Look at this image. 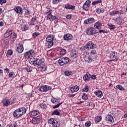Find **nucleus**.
Here are the masks:
<instances>
[{"label":"nucleus","mask_w":127,"mask_h":127,"mask_svg":"<svg viewBox=\"0 0 127 127\" xmlns=\"http://www.w3.org/2000/svg\"><path fill=\"white\" fill-rule=\"evenodd\" d=\"M102 23L101 22H97L95 23L94 26H95L96 28L97 29H100L101 28V26H102Z\"/></svg>","instance_id":"nucleus-25"},{"label":"nucleus","mask_w":127,"mask_h":127,"mask_svg":"<svg viewBox=\"0 0 127 127\" xmlns=\"http://www.w3.org/2000/svg\"><path fill=\"white\" fill-rule=\"evenodd\" d=\"M48 124L52 125L53 127H58L60 126V123L54 118L50 119L48 121Z\"/></svg>","instance_id":"nucleus-4"},{"label":"nucleus","mask_w":127,"mask_h":127,"mask_svg":"<svg viewBox=\"0 0 127 127\" xmlns=\"http://www.w3.org/2000/svg\"><path fill=\"white\" fill-rule=\"evenodd\" d=\"M24 9H26V10L25 11V15H28V14H29V10H28V9H26V7H24Z\"/></svg>","instance_id":"nucleus-52"},{"label":"nucleus","mask_w":127,"mask_h":127,"mask_svg":"<svg viewBox=\"0 0 127 127\" xmlns=\"http://www.w3.org/2000/svg\"><path fill=\"white\" fill-rule=\"evenodd\" d=\"M64 74L65 76H70L72 74V72L69 70H66L64 71Z\"/></svg>","instance_id":"nucleus-42"},{"label":"nucleus","mask_w":127,"mask_h":127,"mask_svg":"<svg viewBox=\"0 0 127 127\" xmlns=\"http://www.w3.org/2000/svg\"><path fill=\"white\" fill-rule=\"evenodd\" d=\"M66 18L67 19H71V18H72V15L71 14L67 15Z\"/></svg>","instance_id":"nucleus-62"},{"label":"nucleus","mask_w":127,"mask_h":127,"mask_svg":"<svg viewBox=\"0 0 127 127\" xmlns=\"http://www.w3.org/2000/svg\"><path fill=\"white\" fill-rule=\"evenodd\" d=\"M38 114H39V112H38L37 110H34L31 112V116H37Z\"/></svg>","instance_id":"nucleus-35"},{"label":"nucleus","mask_w":127,"mask_h":127,"mask_svg":"<svg viewBox=\"0 0 127 127\" xmlns=\"http://www.w3.org/2000/svg\"><path fill=\"white\" fill-rule=\"evenodd\" d=\"M73 38V35L70 33H67L64 35V39L65 41H69V40H72Z\"/></svg>","instance_id":"nucleus-9"},{"label":"nucleus","mask_w":127,"mask_h":127,"mask_svg":"<svg viewBox=\"0 0 127 127\" xmlns=\"http://www.w3.org/2000/svg\"><path fill=\"white\" fill-rule=\"evenodd\" d=\"M40 108H41L42 109H45V104L42 103L40 104Z\"/></svg>","instance_id":"nucleus-57"},{"label":"nucleus","mask_w":127,"mask_h":127,"mask_svg":"<svg viewBox=\"0 0 127 127\" xmlns=\"http://www.w3.org/2000/svg\"><path fill=\"white\" fill-rule=\"evenodd\" d=\"M115 20L116 21L117 24H118L119 25H121V24L123 23V19L121 18H116V19H115Z\"/></svg>","instance_id":"nucleus-28"},{"label":"nucleus","mask_w":127,"mask_h":127,"mask_svg":"<svg viewBox=\"0 0 127 127\" xmlns=\"http://www.w3.org/2000/svg\"><path fill=\"white\" fill-rule=\"evenodd\" d=\"M61 54L64 55V54H66V50L63 49L60 51Z\"/></svg>","instance_id":"nucleus-48"},{"label":"nucleus","mask_w":127,"mask_h":127,"mask_svg":"<svg viewBox=\"0 0 127 127\" xmlns=\"http://www.w3.org/2000/svg\"><path fill=\"white\" fill-rule=\"evenodd\" d=\"M17 51L19 53H22L23 52V45L19 44L17 48Z\"/></svg>","instance_id":"nucleus-19"},{"label":"nucleus","mask_w":127,"mask_h":127,"mask_svg":"<svg viewBox=\"0 0 127 127\" xmlns=\"http://www.w3.org/2000/svg\"><path fill=\"white\" fill-rule=\"evenodd\" d=\"M63 0H53L52 2L53 4H57V3H59V2H60L62 1Z\"/></svg>","instance_id":"nucleus-43"},{"label":"nucleus","mask_w":127,"mask_h":127,"mask_svg":"<svg viewBox=\"0 0 127 127\" xmlns=\"http://www.w3.org/2000/svg\"><path fill=\"white\" fill-rule=\"evenodd\" d=\"M9 42V41L8 39H6L4 40V43L6 45H7Z\"/></svg>","instance_id":"nucleus-60"},{"label":"nucleus","mask_w":127,"mask_h":127,"mask_svg":"<svg viewBox=\"0 0 127 127\" xmlns=\"http://www.w3.org/2000/svg\"><path fill=\"white\" fill-rule=\"evenodd\" d=\"M95 21V19L93 17H90L87 20H84V23L85 24H90V23H93Z\"/></svg>","instance_id":"nucleus-14"},{"label":"nucleus","mask_w":127,"mask_h":127,"mask_svg":"<svg viewBox=\"0 0 127 127\" xmlns=\"http://www.w3.org/2000/svg\"><path fill=\"white\" fill-rule=\"evenodd\" d=\"M86 33H87L88 35H94V34H96L97 32H96V30L94 28L91 27L86 29Z\"/></svg>","instance_id":"nucleus-6"},{"label":"nucleus","mask_w":127,"mask_h":127,"mask_svg":"<svg viewBox=\"0 0 127 127\" xmlns=\"http://www.w3.org/2000/svg\"><path fill=\"white\" fill-rule=\"evenodd\" d=\"M9 77H16V75H15V74L13 72H11L9 73Z\"/></svg>","instance_id":"nucleus-46"},{"label":"nucleus","mask_w":127,"mask_h":127,"mask_svg":"<svg viewBox=\"0 0 127 127\" xmlns=\"http://www.w3.org/2000/svg\"><path fill=\"white\" fill-rule=\"evenodd\" d=\"M97 54V51L96 50H92L90 52V54H92V55H95Z\"/></svg>","instance_id":"nucleus-55"},{"label":"nucleus","mask_w":127,"mask_h":127,"mask_svg":"<svg viewBox=\"0 0 127 127\" xmlns=\"http://www.w3.org/2000/svg\"><path fill=\"white\" fill-rule=\"evenodd\" d=\"M53 40H54V36L53 35H49L46 38V41L48 42V48L52 47L54 45Z\"/></svg>","instance_id":"nucleus-2"},{"label":"nucleus","mask_w":127,"mask_h":127,"mask_svg":"<svg viewBox=\"0 0 127 127\" xmlns=\"http://www.w3.org/2000/svg\"><path fill=\"white\" fill-rule=\"evenodd\" d=\"M116 88L119 89V90H120V91H125V88L120 84L117 85Z\"/></svg>","instance_id":"nucleus-36"},{"label":"nucleus","mask_w":127,"mask_h":127,"mask_svg":"<svg viewBox=\"0 0 127 127\" xmlns=\"http://www.w3.org/2000/svg\"><path fill=\"white\" fill-rule=\"evenodd\" d=\"M46 69H47V66L45 65H42L40 67V70L41 72H45V71H46Z\"/></svg>","instance_id":"nucleus-34"},{"label":"nucleus","mask_w":127,"mask_h":127,"mask_svg":"<svg viewBox=\"0 0 127 127\" xmlns=\"http://www.w3.org/2000/svg\"><path fill=\"white\" fill-rule=\"evenodd\" d=\"M117 14H120V15H121V14H124V11L120 10L119 11H112L111 12H110V15H111L112 16H114Z\"/></svg>","instance_id":"nucleus-10"},{"label":"nucleus","mask_w":127,"mask_h":127,"mask_svg":"<svg viewBox=\"0 0 127 127\" xmlns=\"http://www.w3.org/2000/svg\"><path fill=\"white\" fill-rule=\"evenodd\" d=\"M106 121V122H108L110 124H113V123L115 122L114 120V117L110 115H107Z\"/></svg>","instance_id":"nucleus-11"},{"label":"nucleus","mask_w":127,"mask_h":127,"mask_svg":"<svg viewBox=\"0 0 127 127\" xmlns=\"http://www.w3.org/2000/svg\"><path fill=\"white\" fill-rule=\"evenodd\" d=\"M108 33V31L107 30H100L99 31V33Z\"/></svg>","instance_id":"nucleus-53"},{"label":"nucleus","mask_w":127,"mask_h":127,"mask_svg":"<svg viewBox=\"0 0 127 127\" xmlns=\"http://www.w3.org/2000/svg\"><path fill=\"white\" fill-rule=\"evenodd\" d=\"M96 11L97 13H98V14H100V13H103V12H104L105 9H104L103 8H97L96 9Z\"/></svg>","instance_id":"nucleus-30"},{"label":"nucleus","mask_w":127,"mask_h":127,"mask_svg":"<svg viewBox=\"0 0 127 127\" xmlns=\"http://www.w3.org/2000/svg\"><path fill=\"white\" fill-rule=\"evenodd\" d=\"M14 9L16 13H19V14H20L21 15L23 13L22 8H21L20 6H18L16 7H15Z\"/></svg>","instance_id":"nucleus-13"},{"label":"nucleus","mask_w":127,"mask_h":127,"mask_svg":"<svg viewBox=\"0 0 127 127\" xmlns=\"http://www.w3.org/2000/svg\"><path fill=\"white\" fill-rule=\"evenodd\" d=\"M52 89L51 86L48 85L43 86L39 88L40 92H47V91H50Z\"/></svg>","instance_id":"nucleus-8"},{"label":"nucleus","mask_w":127,"mask_h":127,"mask_svg":"<svg viewBox=\"0 0 127 127\" xmlns=\"http://www.w3.org/2000/svg\"><path fill=\"white\" fill-rule=\"evenodd\" d=\"M112 61H114L116 62V61H118V59H115L114 60H109L107 61V62H112Z\"/></svg>","instance_id":"nucleus-63"},{"label":"nucleus","mask_w":127,"mask_h":127,"mask_svg":"<svg viewBox=\"0 0 127 127\" xmlns=\"http://www.w3.org/2000/svg\"><path fill=\"white\" fill-rule=\"evenodd\" d=\"M35 60L36 59L35 58H34V57H33V56L30 57L29 60L30 64H31V65H34Z\"/></svg>","instance_id":"nucleus-27"},{"label":"nucleus","mask_w":127,"mask_h":127,"mask_svg":"<svg viewBox=\"0 0 127 127\" xmlns=\"http://www.w3.org/2000/svg\"><path fill=\"white\" fill-rule=\"evenodd\" d=\"M52 116H60V112L58 110H56L52 112Z\"/></svg>","instance_id":"nucleus-26"},{"label":"nucleus","mask_w":127,"mask_h":127,"mask_svg":"<svg viewBox=\"0 0 127 127\" xmlns=\"http://www.w3.org/2000/svg\"><path fill=\"white\" fill-rule=\"evenodd\" d=\"M15 103H16V99L14 98L10 101V105H13V104H15Z\"/></svg>","instance_id":"nucleus-50"},{"label":"nucleus","mask_w":127,"mask_h":127,"mask_svg":"<svg viewBox=\"0 0 127 127\" xmlns=\"http://www.w3.org/2000/svg\"><path fill=\"white\" fill-rule=\"evenodd\" d=\"M34 54V50L33 49L30 50V51L26 52L24 54V57L26 59H29V58L32 57V55Z\"/></svg>","instance_id":"nucleus-5"},{"label":"nucleus","mask_w":127,"mask_h":127,"mask_svg":"<svg viewBox=\"0 0 127 127\" xmlns=\"http://www.w3.org/2000/svg\"><path fill=\"white\" fill-rule=\"evenodd\" d=\"M62 59L63 60V61H64V64L69 63V61H70L68 57L62 58Z\"/></svg>","instance_id":"nucleus-29"},{"label":"nucleus","mask_w":127,"mask_h":127,"mask_svg":"<svg viewBox=\"0 0 127 127\" xmlns=\"http://www.w3.org/2000/svg\"><path fill=\"white\" fill-rule=\"evenodd\" d=\"M90 6H91V1L90 0H87L83 4L82 8L84 10L88 11L89 10V7H90Z\"/></svg>","instance_id":"nucleus-7"},{"label":"nucleus","mask_w":127,"mask_h":127,"mask_svg":"<svg viewBox=\"0 0 127 127\" xmlns=\"http://www.w3.org/2000/svg\"><path fill=\"white\" fill-rule=\"evenodd\" d=\"M84 60L86 62H88V63H91L93 61V59L91 58V57L87 56L85 57Z\"/></svg>","instance_id":"nucleus-22"},{"label":"nucleus","mask_w":127,"mask_h":127,"mask_svg":"<svg viewBox=\"0 0 127 127\" xmlns=\"http://www.w3.org/2000/svg\"><path fill=\"white\" fill-rule=\"evenodd\" d=\"M117 53L116 51H113L112 52L111 55V58L112 59H115L117 58Z\"/></svg>","instance_id":"nucleus-32"},{"label":"nucleus","mask_w":127,"mask_h":127,"mask_svg":"<svg viewBox=\"0 0 127 127\" xmlns=\"http://www.w3.org/2000/svg\"><path fill=\"white\" fill-rule=\"evenodd\" d=\"M91 121H87L85 124V127H91Z\"/></svg>","instance_id":"nucleus-45"},{"label":"nucleus","mask_w":127,"mask_h":127,"mask_svg":"<svg viewBox=\"0 0 127 127\" xmlns=\"http://www.w3.org/2000/svg\"><path fill=\"white\" fill-rule=\"evenodd\" d=\"M79 89L80 88L78 85H75L70 88V91L71 93H75L76 92H78Z\"/></svg>","instance_id":"nucleus-15"},{"label":"nucleus","mask_w":127,"mask_h":127,"mask_svg":"<svg viewBox=\"0 0 127 127\" xmlns=\"http://www.w3.org/2000/svg\"><path fill=\"white\" fill-rule=\"evenodd\" d=\"M40 34L38 33H33V37H34V38L37 37V36H38V35H40Z\"/></svg>","instance_id":"nucleus-54"},{"label":"nucleus","mask_w":127,"mask_h":127,"mask_svg":"<svg viewBox=\"0 0 127 127\" xmlns=\"http://www.w3.org/2000/svg\"><path fill=\"white\" fill-rule=\"evenodd\" d=\"M101 121H102V116H97L95 118V123L96 124L100 123Z\"/></svg>","instance_id":"nucleus-33"},{"label":"nucleus","mask_w":127,"mask_h":127,"mask_svg":"<svg viewBox=\"0 0 127 127\" xmlns=\"http://www.w3.org/2000/svg\"><path fill=\"white\" fill-rule=\"evenodd\" d=\"M12 31L10 30L9 31L6 32L4 35V36L6 38L9 36H11V34H12Z\"/></svg>","instance_id":"nucleus-23"},{"label":"nucleus","mask_w":127,"mask_h":127,"mask_svg":"<svg viewBox=\"0 0 127 127\" xmlns=\"http://www.w3.org/2000/svg\"><path fill=\"white\" fill-rule=\"evenodd\" d=\"M64 7L66 9H72V10L75 9V6L74 5H70L69 4H65V6H64Z\"/></svg>","instance_id":"nucleus-20"},{"label":"nucleus","mask_w":127,"mask_h":127,"mask_svg":"<svg viewBox=\"0 0 127 127\" xmlns=\"http://www.w3.org/2000/svg\"><path fill=\"white\" fill-rule=\"evenodd\" d=\"M13 51L11 50H8L7 51V54L8 55H9V56H11V55H12Z\"/></svg>","instance_id":"nucleus-51"},{"label":"nucleus","mask_w":127,"mask_h":127,"mask_svg":"<svg viewBox=\"0 0 127 127\" xmlns=\"http://www.w3.org/2000/svg\"><path fill=\"white\" fill-rule=\"evenodd\" d=\"M52 13V10H48L46 12V15L47 17V19H49L50 20H51L52 15L51 14Z\"/></svg>","instance_id":"nucleus-16"},{"label":"nucleus","mask_w":127,"mask_h":127,"mask_svg":"<svg viewBox=\"0 0 127 127\" xmlns=\"http://www.w3.org/2000/svg\"><path fill=\"white\" fill-rule=\"evenodd\" d=\"M62 104H63V103H62V102L58 103L57 105H56L53 107V109H56L57 108H59V107H60V106H61V105H62Z\"/></svg>","instance_id":"nucleus-47"},{"label":"nucleus","mask_w":127,"mask_h":127,"mask_svg":"<svg viewBox=\"0 0 127 127\" xmlns=\"http://www.w3.org/2000/svg\"><path fill=\"white\" fill-rule=\"evenodd\" d=\"M58 62L60 65H61V66H63V65H65V64L62 58L60 59Z\"/></svg>","instance_id":"nucleus-37"},{"label":"nucleus","mask_w":127,"mask_h":127,"mask_svg":"<svg viewBox=\"0 0 127 127\" xmlns=\"http://www.w3.org/2000/svg\"><path fill=\"white\" fill-rule=\"evenodd\" d=\"M108 26H109V28L111 29V30L116 29V26H115V25H113L112 24H108Z\"/></svg>","instance_id":"nucleus-38"},{"label":"nucleus","mask_w":127,"mask_h":127,"mask_svg":"<svg viewBox=\"0 0 127 127\" xmlns=\"http://www.w3.org/2000/svg\"><path fill=\"white\" fill-rule=\"evenodd\" d=\"M10 105V101L8 99H4L3 100V106L4 107H8Z\"/></svg>","instance_id":"nucleus-18"},{"label":"nucleus","mask_w":127,"mask_h":127,"mask_svg":"<svg viewBox=\"0 0 127 127\" xmlns=\"http://www.w3.org/2000/svg\"><path fill=\"white\" fill-rule=\"evenodd\" d=\"M102 3V0H98L97 1H94L92 2V5H96V4H98V3Z\"/></svg>","instance_id":"nucleus-39"},{"label":"nucleus","mask_w":127,"mask_h":127,"mask_svg":"<svg viewBox=\"0 0 127 127\" xmlns=\"http://www.w3.org/2000/svg\"><path fill=\"white\" fill-rule=\"evenodd\" d=\"M82 99L86 101V100H88V95L86 93H83L82 96Z\"/></svg>","instance_id":"nucleus-40"},{"label":"nucleus","mask_w":127,"mask_h":127,"mask_svg":"<svg viewBox=\"0 0 127 127\" xmlns=\"http://www.w3.org/2000/svg\"><path fill=\"white\" fill-rule=\"evenodd\" d=\"M94 94L96 95L98 98H102L103 97V92L101 90H96L94 92Z\"/></svg>","instance_id":"nucleus-17"},{"label":"nucleus","mask_w":127,"mask_h":127,"mask_svg":"<svg viewBox=\"0 0 127 127\" xmlns=\"http://www.w3.org/2000/svg\"><path fill=\"white\" fill-rule=\"evenodd\" d=\"M10 39L12 40V41H14L15 39H16V34L15 33L12 32V34L10 36Z\"/></svg>","instance_id":"nucleus-24"},{"label":"nucleus","mask_w":127,"mask_h":127,"mask_svg":"<svg viewBox=\"0 0 127 127\" xmlns=\"http://www.w3.org/2000/svg\"><path fill=\"white\" fill-rule=\"evenodd\" d=\"M43 60V59H36L34 62V66H35L36 67H38V66H40V65H41V64H42Z\"/></svg>","instance_id":"nucleus-12"},{"label":"nucleus","mask_w":127,"mask_h":127,"mask_svg":"<svg viewBox=\"0 0 127 127\" xmlns=\"http://www.w3.org/2000/svg\"><path fill=\"white\" fill-rule=\"evenodd\" d=\"M37 120V118L32 119V124H33L34 125H36Z\"/></svg>","instance_id":"nucleus-61"},{"label":"nucleus","mask_w":127,"mask_h":127,"mask_svg":"<svg viewBox=\"0 0 127 127\" xmlns=\"http://www.w3.org/2000/svg\"><path fill=\"white\" fill-rule=\"evenodd\" d=\"M51 102L52 103H53V104H55V103L57 102V100H56V99L53 98L51 99Z\"/></svg>","instance_id":"nucleus-56"},{"label":"nucleus","mask_w":127,"mask_h":127,"mask_svg":"<svg viewBox=\"0 0 127 127\" xmlns=\"http://www.w3.org/2000/svg\"><path fill=\"white\" fill-rule=\"evenodd\" d=\"M6 2V0H0V3L1 4H3V3H5Z\"/></svg>","instance_id":"nucleus-59"},{"label":"nucleus","mask_w":127,"mask_h":127,"mask_svg":"<svg viewBox=\"0 0 127 127\" xmlns=\"http://www.w3.org/2000/svg\"><path fill=\"white\" fill-rule=\"evenodd\" d=\"M83 48H86L87 50H90V49H95L97 48V45L93 43V42L89 41L87 42L85 47H83Z\"/></svg>","instance_id":"nucleus-3"},{"label":"nucleus","mask_w":127,"mask_h":127,"mask_svg":"<svg viewBox=\"0 0 127 127\" xmlns=\"http://www.w3.org/2000/svg\"><path fill=\"white\" fill-rule=\"evenodd\" d=\"M70 56L73 59H76L78 55H77V53L75 51H73L70 53Z\"/></svg>","instance_id":"nucleus-21"},{"label":"nucleus","mask_w":127,"mask_h":127,"mask_svg":"<svg viewBox=\"0 0 127 127\" xmlns=\"http://www.w3.org/2000/svg\"><path fill=\"white\" fill-rule=\"evenodd\" d=\"M23 30H27V26L24 25L22 27Z\"/></svg>","instance_id":"nucleus-64"},{"label":"nucleus","mask_w":127,"mask_h":127,"mask_svg":"<svg viewBox=\"0 0 127 127\" xmlns=\"http://www.w3.org/2000/svg\"><path fill=\"white\" fill-rule=\"evenodd\" d=\"M90 78H91L93 80H96V79H97V76H96V75L93 74L91 75Z\"/></svg>","instance_id":"nucleus-58"},{"label":"nucleus","mask_w":127,"mask_h":127,"mask_svg":"<svg viewBox=\"0 0 127 127\" xmlns=\"http://www.w3.org/2000/svg\"><path fill=\"white\" fill-rule=\"evenodd\" d=\"M25 69L27 72H31L32 71V68L30 66H27L25 68Z\"/></svg>","instance_id":"nucleus-41"},{"label":"nucleus","mask_w":127,"mask_h":127,"mask_svg":"<svg viewBox=\"0 0 127 127\" xmlns=\"http://www.w3.org/2000/svg\"><path fill=\"white\" fill-rule=\"evenodd\" d=\"M82 91L83 92H88V91H89V87L85 86V87L83 88Z\"/></svg>","instance_id":"nucleus-49"},{"label":"nucleus","mask_w":127,"mask_h":127,"mask_svg":"<svg viewBox=\"0 0 127 127\" xmlns=\"http://www.w3.org/2000/svg\"><path fill=\"white\" fill-rule=\"evenodd\" d=\"M35 21H36V18L34 17L31 19V25H34V23Z\"/></svg>","instance_id":"nucleus-44"},{"label":"nucleus","mask_w":127,"mask_h":127,"mask_svg":"<svg viewBox=\"0 0 127 127\" xmlns=\"http://www.w3.org/2000/svg\"><path fill=\"white\" fill-rule=\"evenodd\" d=\"M91 77L89 76L88 74H85L83 76V80L85 82H87V81H89Z\"/></svg>","instance_id":"nucleus-31"},{"label":"nucleus","mask_w":127,"mask_h":127,"mask_svg":"<svg viewBox=\"0 0 127 127\" xmlns=\"http://www.w3.org/2000/svg\"><path fill=\"white\" fill-rule=\"evenodd\" d=\"M26 113V109L25 108L22 107L15 110L13 113V116L14 118H20Z\"/></svg>","instance_id":"nucleus-1"}]
</instances>
